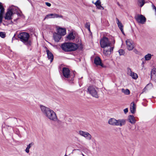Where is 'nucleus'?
<instances>
[{
  "mask_svg": "<svg viewBox=\"0 0 156 156\" xmlns=\"http://www.w3.org/2000/svg\"><path fill=\"white\" fill-rule=\"evenodd\" d=\"M147 88L146 87V86L144 88L143 90V92L141 93V94H143L144 92H145L146 91V90H147Z\"/></svg>",
  "mask_w": 156,
  "mask_h": 156,
  "instance_id": "obj_41",
  "label": "nucleus"
},
{
  "mask_svg": "<svg viewBox=\"0 0 156 156\" xmlns=\"http://www.w3.org/2000/svg\"><path fill=\"white\" fill-rule=\"evenodd\" d=\"M153 78H153L151 76V80H152L154 81L156 83V75H155V76Z\"/></svg>",
  "mask_w": 156,
  "mask_h": 156,
  "instance_id": "obj_36",
  "label": "nucleus"
},
{
  "mask_svg": "<svg viewBox=\"0 0 156 156\" xmlns=\"http://www.w3.org/2000/svg\"><path fill=\"white\" fill-rule=\"evenodd\" d=\"M152 7L153 9H154L155 10H156V7L154 4H152Z\"/></svg>",
  "mask_w": 156,
  "mask_h": 156,
  "instance_id": "obj_43",
  "label": "nucleus"
},
{
  "mask_svg": "<svg viewBox=\"0 0 156 156\" xmlns=\"http://www.w3.org/2000/svg\"><path fill=\"white\" fill-rule=\"evenodd\" d=\"M101 2L100 1V0H98L97 1L94 3V4L96 5V6H97L98 5H99L101 4Z\"/></svg>",
  "mask_w": 156,
  "mask_h": 156,
  "instance_id": "obj_33",
  "label": "nucleus"
},
{
  "mask_svg": "<svg viewBox=\"0 0 156 156\" xmlns=\"http://www.w3.org/2000/svg\"><path fill=\"white\" fill-rule=\"evenodd\" d=\"M155 11V15L156 16V10Z\"/></svg>",
  "mask_w": 156,
  "mask_h": 156,
  "instance_id": "obj_48",
  "label": "nucleus"
},
{
  "mask_svg": "<svg viewBox=\"0 0 156 156\" xmlns=\"http://www.w3.org/2000/svg\"><path fill=\"white\" fill-rule=\"evenodd\" d=\"M129 75L131 76L132 78L133 79H136L138 78L137 74L134 72L131 73V74H129Z\"/></svg>",
  "mask_w": 156,
  "mask_h": 156,
  "instance_id": "obj_27",
  "label": "nucleus"
},
{
  "mask_svg": "<svg viewBox=\"0 0 156 156\" xmlns=\"http://www.w3.org/2000/svg\"><path fill=\"white\" fill-rule=\"evenodd\" d=\"M57 32L59 35H61V36H64L66 34V30L65 28L59 27L57 29Z\"/></svg>",
  "mask_w": 156,
  "mask_h": 156,
  "instance_id": "obj_15",
  "label": "nucleus"
},
{
  "mask_svg": "<svg viewBox=\"0 0 156 156\" xmlns=\"http://www.w3.org/2000/svg\"><path fill=\"white\" fill-rule=\"evenodd\" d=\"M122 92L125 94L127 95L129 94L130 93V91L128 89H125L124 88H122Z\"/></svg>",
  "mask_w": 156,
  "mask_h": 156,
  "instance_id": "obj_25",
  "label": "nucleus"
},
{
  "mask_svg": "<svg viewBox=\"0 0 156 156\" xmlns=\"http://www.w3.org/2000/svg\"><path fill=\"white\" fill-rule=\"evenodd\" d=\"M55 18H63V16L61 15H59L58 14H55Z\"/></svg>",
  "mask_w": 156,
  "mask_h": 156,
  "instance_id": "obj_34",
  "label": "nucleus"
},
{
  "mask_svg": "<svg viewBox=\"0 0 156 156\" xmlns=\"http://www.w3.org/2000/svg\"><path fill=\"white\" fill-rule=\"evenodd\" d=\"M118 52L120 55H123L125 53V51L122 49L119 50Z\"/></svg>",
  "mask_w": 156,
  "mask_h": 156,
  "instance_id": "obj_29",
  "label": "nucleus"
},
{
  "mask_svg": "<svg viewBox=\"0 0 156 156\" xmlns=\"http://www.w3.org/2000/svg\"><path fill=\"white\" fill-rule=\"evenodd\" d=\"M79 134L88 140H90L91 139V136L88 132L80 130L79 131Z\"/></svg>",
  "mask_w": 156,
  "mask_h": 156,
  "instance_id": "obj_10",
  "label": "nucleus"
},
{
  "mask_svg": "<svg viewBox=\"0 0 156 156\" xmlns=\"http://www.w3.org/2000/svg\"><path fill=\"white\" fill-rule=\"evenodd\" d=\"M135 19L137 22L142 24H144L146 21V18L142 15L137 14L135 16Z\"/></svg>",
  "mask_w": 156,
  "mask_h": 156,
  "instance_id": "obj_8",
  "label": "nucleus"
},
{
  "mask_svg": "<svg viewBox=\"0 0 156 156\" xmlns=\"http://www.w3.org/2000/svg\"><path fill=\"white\" fill-rule=\"evenodd\" d=\"M136 106L133 102H132L130 106V110L132 114H134L136 111Z\"/></svg>",
  "mask_w": 156,
  "mask_h": 156,
  "instance_id": "obj_18",
  "label": "nucleus"
},
{
  "mask_svg": "<svg viewBox=\"0 0 156 156\" xmlns=\"http://www.w3.org/2000/svg\"><path fill=\"white\" fill-rule=\"evenodd\" d=\"M63 78L69 83H73L75 76L74 72L71 73L69 68L63 67L62 70Z\"/></svg>",
  "mask_w": 156,
  "mask_h": 156,
  "instance_id": "obj_2",
  "label": "nucleus"
},
{
  "mask_svg": "<svg viewBox=\"0 0 156 156\" xmlns=\"http://www.w3.org/2000/svg\"><path fill=\"white\" fill-rule=\"evenodd\" d=\"M152 55L151 54L148 53L147 54L144 56L145 60L146 61L150 60L151 58V56Z\"/></svg>",
  "mask_w": 156,
  "mask_h": 156,
  "instance_id": "obj_26",
  "label": "nucleus"
},
{
  "mask_svg": "<svg viewBox=\"0 0 156 156\" xmlns=\"http://www.w3.org/2000/svg\"><path fill=\"white\" fill-rule=\"evenodd\" d=\"M45 3V4L48 7H50L51 6V4L49 2H46Z\"/></svg>",
  "mask_w": 156,
  "mask_h": 156,
  "instance_id": "obj_40",
  "label": "nucleus"
},
{
  "mask_svg": "<svg viewBox=\"0 0 156 156\" xmlns=\"http://www.w3.org/2000/svg\"><path fill=\"white\" fill-rule=\"evenodd\" d=\"M153 87V84L151 83H149L146 86L147 89H150Z\"/></svg>",
  "mask_w": 156,
  "mask_h": 156,
  "instance_id": "obj_30",
  "label": "nucleus"
},
{
  "mask_svg": "<svg viewBox=\"0 0 156 156\" xmlns=\"http://www.w3.org/2000/svg\"><path fill=\"white\" fill-rule=\"evenodd\" d=\"M46 52L48 58L50 60L51 62H52L53 60L54 56L52 53L46 47Z\"/></svg>",
  "mask_w": 156,
  "mask_h": 156,
  "instance_id": "obj_13",
  "label": "nucleus"
},
{
  "mask_svg": "<svg viewBox=\"0 0 156 156\" xmlns=\"http://www.w3.org/2000/svg\"><path fill=\"white\" fill-rule=\"evenodd\" d=\"M53 38L55 41L58 42L59 41V40L62 38V36L58 34L55 33L53 34Z\"/></svg>",
  "mask_w": 156,
  "mask_h": 156,
  "instance_id": "obj_16",
  "label": "nucleus"
},
{
  "mask_svg": "<svg viewBox=\"0 0 156 156\" xmlns=\"http://www.w3.org/2000/svg\"><path fill=\"white\" fill-rule=\"evenodd\" d=\"M128 120L132 124H134L136 122L134 117L133 115H130L128 116Z\"/></svg>",
  "mask_w": 156,
  "mask_h": 156,
  "instance_id": "obj_19",
  "label": "nucleus"
},
{
  "mask_svg": "<svg viewBox=\"0 0 156 156\" xmlns=\"http://www.w3.org/2000/svg\"><path fill=\"white\" fill-rule=\"evenodd\" d=\"M34 145V143L33 142L27 145L26 148L25 149V152L28 153L29 152V149L30 148Z\"/></svg>",
  "mask_w": 156,
  "mask_h": 156,
  "instance_id": "obj_21",
  "label": "nucleus"
},
{
  "mask_svg": "<svg viewBox=\"0 0 156 156\" xmlns=\"http://www.w3.org/2000/svg\"><path fill=\"white\" fill-rule=\"evenodd\" d=\"M124 112L125 114H126L128 112V109L127 108H125L124 109Z\"/></svg>",
  "mask_w": 156,
  "mask_h": 156,
  "instance_id": "obj_39",
  "label": "nucleus"
},
{
  "mask_svg": "<svg viewBox=\"0 0 156 156\" xmlns=\"http://www.w3.org/2000/svg\"><path fill=\"white\" fill-rule=\"evenodd\" d=\"M108 49L107 48H105L103 50V53L105 55H110L111 53L113 51L114 47H108Z\"/></svg>",
  "mask_w": 156,
  "mask_h": 156,
  "instance_id": "obj_12",
  "label": "nucleus"
},
{
  "mask_svg": "<svg viewBox=\"0 0 156 156\" xmlns=\"http://www.w3.org/2000/svg\"><path fill=\"white\" fill-rule=\"evenodd\" d=\"M55 14H53V13H51V14H49L48 15H47L45 17L44 20H45V19H47L48 18H55Z\"/></svg>",
  "mask_w": 156,
  "mask_h": 156,
  "instance_id": "obj_22",
  "label": "nucleus"
},
{
  "mask_svg": "<svg viewBox=\"0 0 156 156\" xmlns=\"http://www.w3.org/2000/svg\"><path fill=\"white\" fill-rule=\"evenodd\" d=\"M88 30V31H89L90 32H91V31H90V27L89 28V29H87Z\"/></svg>",
  "mask_w": 156,
  "mask_h": 156,
  "instance_id": "obj_45",
  "label": "nucleus"
},
{
  "mask_svg": "<svg viewBox=\"0 0 156 156\" xmlns=\"http://www.w3.org/2000/svg\"><path fill=\"white\" fill-rule=\"evenodd\" d=\"M97 7L100 9L103 10L104 9V8L101 6V4L99 5H98V6H97Z\"/></svg>",
  "mask_w": 156,
  "mask_h": 156,
  "instance_id": "obj_35",
  "label": "nucleus"
},
{
  "mask_svg": "<svg viewBox=\"0 0 156 156\" xmlns=\"http://www.w3.org/2000/svg\"><path fill=\"white\" fill-rule=\"evenodd\" d=\"M108 123L112 125L121 126L125 125L126 120L124 119H119L117 120L115 118H111L109 120Z\"/></svg>",
  "mask_w": 156,
  "mask_h": 156,
  "instance_id": "obj_5",
  "label": "nucleus"
},
{
  "mask_svg": "<svg viewBox=\"0 0 156 156\" xmlns=\"http://www.w3.org/2000/svg\"><path fill=\"white\" fill-rule=\"evenodd\" d=\"M117 4L119 5V7H121V6H122L118 2H117Z\"/></svg>",
  "mask_w": 156,
  "mask_h": 156,
  "instance_id": "obj_44",
  "label": "nucleus"
},
{
  "mask_svg": "<svg viewBox=\"0 0 156 156\" xmlns=\"http://www.w3.org/2000/svg\"><path fill=\"white\" fill-rule=\"evenodd\" d=\"M4 12L5 9L2 5V3L0 2V15L3 16Z\"/></svg>",
  "mask_w": 156,
  "mask_h": 156,
  "instance_id": "obj_20",
  "label": "nucleus"
},
{
  "mask_svg": "<svg viewBox=\"0 0 156 156\" xmlns=\"http://www.w3.org/2000/svg\"><path fill=\"white\" fill-rule=\"evenodd\" d=\"M156 75V68H153L151 73V76L153 78Z\"/></svg>",
  "mask_w": 156,
  "mask_h": 156,
  "instance_id": "obj_24",
  "label": "nucleus"
},
{
  "mask_svg": "<svg viewBox=\"0 0 156 156\" xmlns=\"http://www.w3.org/2000/svg\"><path fill=\"white\" fill-rule=\"evenodd\" d=\"M127 72H128V73L129 74H129H131V73H132L131 69L130 68H128L127 69Z\"/></svg>",
  "mask_w": 156,
  "mask_h": 156,
  "instance_id": "obj_37",
  "label": "nucleus"
},
{
  "mask_svg": "<svg viewBox=\"0 0 156 156\" xmlns=\"http://www.w3.org/2000/svg\"><path fill=\"white\" fill-rule=\"evenodd\" d=\"M94 63L96 65L100 66H103V64L101 62V58L98 57H96L94 59Z\"/></svg>",
  "mask_w": 156,
  "mask_h": 156,
  "instance_id": "obj_14",
  "label": "nucleus"
},
{
  "mask_svg": "<svg viewBox=\"0 0 156 156\" xmlns=\"http://www.w3.org/2000/svg\"><path fill=\"white\" fill-rule=\"evenodd\" d=\"M138 1L140 7H142L145 3L144 0H138Z\"/></svg>",
  "mask_w": 156,
  "mask_h": 156,
  "instance_id": "obj_28",
  "label": "nucleus"
},
{
  "mask_svg": "<svg viewBox=\"0 0 156 156\" xmlns=\"http://www.w3.org/2000/svg\"><path fill=\"white\" fill-rule=\"evenodd\" d=\"M67 38L69 40H73L75 38V37L73 33H71L67 36Z\"/></svg>",
  "mask_w": 156,
  "mask_h": 156,
  "instance_id": "obj_23",
  "label": "nucleus"
},
{
  "mask_svg": "<svg viewBox=\"0 0 156 156\" xmlns=\"http://www.w3.org/2000/svg\"><path fill=\"white\" fill-rule=\"evenodd\" d=\"M111 43L109 41L108 38L104 37L101 39L100 41L101 47L103 48H108L111 46Z\"/></svg>",
  "mask_w": 156,
  "mask_h": 156,
  "instance_id": "obj_7",
  "label": "nucleus"
},
{
  "mask_svg": "<svg viewBox=\"0 0 156 156\" xmlns=\"http://www.w3.org/2000/svg\"><path fill=\"white\" fill-rule=\"evenodd\" d=\"M29 37V34L26 32L21 33L18 35V37L21 41L27 45H31V42L28 41Z\"/></svg>",
  "mask_w": 156,
  "mask_h": 156,
  "instance_id": "obj_4",
  "label": "nucleus"
},
{
  "mask_svg": "<svg viewBox=\"0 0 156 156\" xmlns=\"http://www.w3.org/2000/svg\"><path fill=\"white\" fill-rule=\"evenodd\" d=\"M88 30V31H89L90 32H91V31H90V27L89 28V29H87Z\"/></svg>",
  "mask_w": 156,
  "mask_h": 156,
  "instance_id": "obj_46",
  "label": "nucleus"
},
{
  "mask_svg": "<svg viewBox=\"0 0 156 156\" xmlns=\"http://www.w3.org/2000/svg\"><path fill=\"white\" fill-rule=\"evenodd\" d=\"M62 49L65 52H69L76 50L78 48V45L76 44L65 42L61 45Z\"/></svg>",
  "mask_w": 156,
  "mask_h": 156,
  "instance_id": "obj_3",
  "label": "nucleus"
},
{
  "mask_svg": "<svg viewBox=\"0 0 156 156\" xmlns=\"http://www.w3.org/2000/svg\"><path fill=\"white\" fill-rule=\"evenodd\" d=\"M5 33L4 32H0V36L2 38H4L5 37Z\"/></svg>",
  "mask_w": 156,
  "mask_h": 156,
  "instance_id": "obj_31",
  "label": "nucleus"
},
{
  "mask_svg": "<svg viewBox=\"0 0 156 156\" xmlns=\"http://www.w3.org/2000/svg\"><path fill=\"white\" fill-rule=\"evenodd\" d=\"M82 155L83 156H85L84 154H82Z\"/></svg>",
  "mask_w": 156,
  "mask_h": 156,
  "instance_id": "obj_47",
  "label": "nucleus"
},
{
  "mask_svg": "<svg viewBox=\"0 0 156 156\" xmlns=\"http://www.w3.org/2000/svg\"><path fill=\"white\" fill-rule=\"evenodd\" d=\"M3 17V16L0 15V23H1L2 22Z\"/></svg>",
  "mask_w": 156,
  "mask_h": 156,
  "instance_id": "obj_42",
  "label": "nucleus"
},
{
  "mask_svg": "<svg viewBox=\"0 0 156 156\" xmlns=\"http://www.w3.org/2000/svg\"><path fill=\"white\" fill-rule=\"evenodd\" d=\"M88 90L90 94H91L92 96L96 98H98V92L95 87L93 86L89 87L88 88Z\"/></svg>",
  "mask_w": 156,
  "mask_h": 156,
  "instance_id": "obj_9",
  "label": "nucleus"
},
{
  "mask_svg": "<svg viewBox=\"0 0 156 156\" xmlns=\"http://www.w3.org/2000/svg\"><path fill=\"white\" fill-rule=\"evenodd\" d=\"M90 24L89 22L87 23L85 25V27L87 29H89V28L90 27Z\"/></svg>",
  "mask_w": 156,
  "mask_h": 156,
  "instance_id": "obj_32",
  "label": "nucleus"
},
{
  "mask_svg": "<svg viewBox=\"0 0 156 156\" xmlns=\"http://www.w3.org/2000/svg\"><path fill=\"white\" fill-rule=\"evenodd\" d=\"M136 128V126H134V127H133V126H131L130 128H129V129L131 130H134Z\"/></svg>",
  "mask_w": 156,
  "mask_h": 156,
  "instance_id": "obj_38",
  "label": "nucleus"
},
{
  "mask_svg": "<svg viewBox=\"0 0 156 156\" xmlns=\"http://www.w3.org/2000/svg\"><path fill=\"white\" fill-rule=\"evenodd\" d=\"M116 23L117 24L118 27L119 29L122 32L123 34H124V33L123 30V26L122 23L119 21V19L117 18H116Z\"/></svg>",
  "mask_w": 156,
  "mask_h": 156,
  "instance_id": "obj_17",
  "label": "nucleus"
},
{
  "mask_svg": "<svg viewBox=\"0 0 156 156\" xmlns=\"http://www.w3.org/2000/svg\"><path fill=\"white\" fill-rule=\"evenodd\" d=\"M127 45V48L129 51H131L134 48V46L133 44V41L130 39H127L126 41Z\"/></svg>",
  "mask_w": 156,
  "mask_h": 156,
  "instance_id": "obj_11",
  "label": "nucleus"
},
{
  "mask_svg": "<svg viewBox=\"0 0 156 156\" xmlns=\"http://www.w3.org/2000/svg\"><path fill=\"white\" fill-rule=\"evenodd\" d=\"M40 106L43 114L50 120L54 122L57 120L56 114L53 110L42 105H40Z\"/></svg>",
  "mask_w": 156,
  "mask_h": 156,
  "instance_id": "obj_1",
  "label": "nucleus"
},
{
  "mask_svg": "<svg viewBox=\"0 0 156 156\" xmlns=\"http://www.w3.org/2000/svg\"><path fill=\"white\" fill-rule=\"evenodd\" d=\"M15 9V7H12L8 9L4 17L5 20H10L9 24H12L13 23L11 20L12 18V16L14 13Z\"/></svg>",
  "mask_w": 156,
  "mask_h": 156,
  "instance_id": "obj_6",
  "label": "nucleus"
}]
</instances>
